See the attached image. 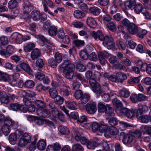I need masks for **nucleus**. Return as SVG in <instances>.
<instances>
[{
  "label": "nucleus",
  "instance_id": "1",
  "mask_svg": "<svg viewBox=\"0 0 151 151\" xmlns=\"http://www.w3.org/2000/svg\"><path fill=\"white\" fill-rule=\"evenodd\" d=\"M60 66L64 69L63 73L66 78L70 79L73 78V72L75 68V66L73 63L70 60H65Z\"/></svg>",
  "mask_w": 151,
  "mask_h": 151
},
{
  "label": "nucleus",
  "instance_id": "2",
  "mask_svg": "<svg viewBox=\"0 0 151 151\" xmlns=\"http://www.w3.org/2000/svg\"><path fill=\"white\" fill-rule=\"evenodd\" d=\"M34 9V6L27 1L24 2L23 6V14L22 18L26 22L29 23L31 21L28 12H30Z\"/></svg>",
  "mask_w": 151,
  "mask_h": 151
},
{
  "label": "nucleus",
  "instance_id": "3",
  "mask_svg": "<svg viewBox=\"0 0 151 151\" xmlns=\"http://www.w3.org/2000/svg\"><path fill=\"white\" fill-rule=\"evenodd\" d=\"M113 41V38L110 35L104 36L103 40H101L103 41L104 46L109 49H113L114 48L115 44Z\"/></svg>",
  "mask_w": 151,
  "mask_h": 151
},
{
  "label": "nucleus",
  "instance_id": "4",
  "mask_svg": "<svg viewBox=\"0 0 151 151\" xmlns=\"http://www.w3.org/2000/svg\"><path fill=\"white\" fill-rule=\"evenodd\" d=\"M120 138L123 139L122 142L125 145L134 143L135 142L134 138L131 134H128L124 132H121L119 135Z\"/></svg>",
  "mask_w": 151,
  "mask_h": 151
},
{
  "label": "nucleus",
  "instance_id": "5",
  "mask_svg": "<svg viewBox=\"0 0 151 151\" xmlns=\"http://www.w3.org/2000/svg\"><path fill=\"white\" fill-rule=\"evenodd\" d=\"M89 83L91 87L92 90L95 93L99 94H102L103 91L101 88L99 84L96 82V80L94 78H91L89 80Z\"/></svg>",
  "mask_w": 151,
  "mask_h": 151
},
{
  "label": "nucleus",
  "instance_id": "6",
  "mask_svg": "<svg viewBox=\"0 0 151 151\" xmlns=\"http://www.w3.org/2000/svg\"><path fill=\"white\" fill-rule=\"evenodd\" d=\"M85 108L88 113L89 114H93L97 110L96 103L95 102L88 103L86 105Z\"/></svg>",
  "mask_w": 151,
  "mask_h": 151
},
{
  "label": "nucleus",
  "instance_id": "7",
  "mask_svg": "<svg viewBox=\"0 0 151 151\" xmlns=\"http://www.w3.org/2000/svg\"><path fill=\"white\" fill-rule=\"evenodd\" d=\"M22 35L17 32L13 33L11 36L9 40L12 42L20 44L22 42Z\"/></svg>",
  "mask_w": 151,
  "mask_h": 151
},
{
  "label": "nucleus",
  "instance_id": "8",
  "mask_svg": "<svg viewBox=\"0 0 151 151\" xmlns=\"http://www.w3.org/2000/svg\"><path fill=\"white\" fill-rule=\"evenodd\" d=\"M36 78L41 81H42L45 84H47L49 81L48 78L45 77V75L40 72H37L35 75Z\"/></svg>",
  "mask_w": 151,
  "mask_h": 151
},
{
  "label": "nucleus",
  "instance_id": "9",
  "mask_svg": "<svg viewBox=\"0 0 151 151\" xmlns=\"http://www.w3.org/2000/svg\"><path fill=\"white\" fill-rule=\"evenodd\" d=\"M118 132L119 131L115 127H108L107 130L105 132V137L109 138L111 137V135L117 134Z\"/></svg>",
  "mask_w": 151,
  "mask_h": 151
},
{
  "label": "nucleus",
  "instance_id": "10",
  "mask_svg": "<svg viewBox=\"0 0 151 151\" xmlns=\"http://www.w3.org/2000/svg\"><path fill=\"white\" fill-rule=\"evenodd\" d=\"M148 106L145 105H139L138 109L137 110L136 116L137 117H140L139 115H143L144 113H146L148 111Z\"/></svg>",
  "mask_w": 151,
  "mask_h": 151
},
{
  "label": "nucleus",
  "instance_id": "11",
  "mask_svg": "<svg viewBox=\"0 0 151 151\" xmlns=\"http://www.w3.org/2000/svg\"><path fill=\"white\" fill-rule=\"evenodd\" d=\"M3 125L9 127L11 126L14 129H16L18 126L17 122H14L11 119L7 118L4 121Z\"/></svg>",
  "mask_w": 151,
  "mask_h": 151
},
{
  "label": "nucleus",
  "instance_id": "12",
  "mask_svg": "<svg viewBox=\"0 0 151 151\" xmlns=\"http://www.w3.org/2000/svg\"><path fill=\"white\" fill-rule=\"evenodd\" d=\"M37 113L40 116L44 118L48 117L50 115V111L46 109H37Z\"/></svg>",
  "mask_w": 151,
  "mask_h": 151
},
{
  "label": "nucleus",
  "instance_id": "13",
  "mask_svg": "<svg viewBox=\"0 0 151 151\" xmlns=\"http://www.w3.org/2000/svg\"><path fill=\"white\" fill-rule=\"evenodd\" d=\"M20 67L24 71L28 73L29 74L33 76L34 73L31 69L30 66L27 63H23L20 65Z\"/></svg>",
  "mask_w": 151,
  "mask_h": 151
},
{
  "label": "nucleus",
  "instance_id": "14",
  "mask_svg": "<svg viewBox=\"0 0 151 151\" xmlns=\"http://www.w3.org/2000/svg\"><path fill=\"white\" fill-rule=\"evenodd\" d=\"M60 148V146L58 142H55L52 145L48 146L46 151H58Z\"/></svg>",
  "mask_w": 151,
  "mask_h": 151
},
{
  "label": "nucleus",
  "instance_id": "15",
  "mask_svg": "<svg viewBox=\"0 0 151 151\" xmlns=\"http://www.w3.org/2000/svg\"><path fill=\"white\" fill-rule=\"evenodd\" d=\"M87 24L89 27L93 28L96 27L97 23L94 19L91 17H88L86 19Z\"/></svg>",
  "mask_w": 151,
  "mask_h": 151
},
{
  "label": "nucleus",
  "instance_id": "16",
  "mask_svg": "<svg viewBox=\"0 0 151 151\" xmlns=\"http://www.w3.org/2000/svg\"><path fill=\"white\" fill-rule=\"evenodd\" d=\"M127 30L129 33L132 35L137 34L138 32V27L133 23L127 28Z\"/></svg>",
  "mask_w": 151,
  "mask_h": 151
},
{
  "label": "nucleus",
  "instance_id": "17",
  "mask_svg": "<svg viewBox=\"0 0 151 151\" xmlns=\"http://www.w3.org/2000/svg\"><path fill=\"white\" fill-rule=\"evenodd\" d=\"M35 47V45L32 42H29L26 43L24 47V50L26 52L31 51Z\"/></svg>",
  "mask_w": 151,
  "mask_h": 151
},
{
  "label": "nucleus",
  "instance_id": "18",
  "mask_svg": "<svg viewBox=\"0 0 151 151\" xmlns=\"http://www.w3.org/2000/svg\"><path fill=\"white\" fill-rule=\"evenodd\" d=\"M40 50L38 48H35L32 51L31 57L32 60H35L40 57Z\"/></svg>",
  "mask_w": 151,
  "mask_h": 151
},
{
  "label": "nucleus",
  "instance_id": "19",
  "mask_svg": "<svg viewBox=\"0 0 151 151\" xmlns=\"http://www.w3.org/2000/svg\"><path fill=\"white\" fill-rule=\"evenodd\" d=\"M136 3L135 0H129L125 2L124 6L126 9L129 10L133 8V7Z\"/></svg>",
  "mask_w": 151,
  "mask_h": 151
},
{
  "label": "nucleus",
  "instance_id": "20",
  "mask_svg": "<svg viewBox=\"0 0 151 151\" xmlns=\"http://www.w3.org/2000/svg\"><path fill=\"white\" fill-rule=\"evenodd\" d=\"M92 36L95 40L98 39L101 41L103 39L104 36L103 35L102 32L100 30H98L96 32L93 31L92 33Z\"/></svg>",
  "mask_w": 151,
  "mask_h": 151
},
{
  "label": "nucleus",
  "instance_id": "21",
  "mask_svg": "<svg viewBox=\"0 0 151 151\" xmlns=\"http://www.w3.org/2000/svg\"><path fill=\"white\" fill-rule=\"evenodd\" d=\"M89 12L94 16H97L100 12V10L96 6L91 7L89 8Z\"/></svg>",
  "mask_w": 151,
  "mask_h": 151
},
{
  "label": "nucleus",
  "instance_id": "22",
  "mask_svg": "<svg viewBox=\"0 0 151 151\" xmlns=\"http://www.w3.org/2000/svg\"><path fill=\"white\" fill-rule=\"evenodd\" d=\"M134 11L137 14L142 13L145 9L143 7L142 5L140 3L137 4L135 5Z\"/></svg>",
  "mask_w": 151,
  "mask_h": 151
},
{
  "label": "nucleus",
  "instance_id": "23",
  "mask_svg": "<svg viewBox=\"0 0 151 151\" xmlns=\"http://www.w3.org/2000/svg\"><path fill=\"white\" fill-rule=\"evenodd\" d=\"M114 111V109L111 107L110 105H106V109L105 111L106 114L110 116H114L115 115Z\"/></svg>",
  "mask_w": 151,
  "mask_h": 151
},
{
  "label": "nucleus",
  "instance_id": "24",
  "mask_svg": "<svg viewBox=\"0 0 151 151\" xmlns=\"http://www.w3.org/2000/svg\"><path fill=\"white\" fill-rule=\"evenodd\" d=\"M0 101L2 103L7 104L9 102V98L7 95L4 94L0 91Z\"/></svg>",
  "mask_w": 151,
  "mask_h": 151
},
{
  "label": "nucleus",
  "instance_id": "25",
  "mask_svg": "<svg viewBox=\"0 0 151 151\" xmlns=\"http://www.w3.org/2000/svg\"><path fill=\"white\" fill-rule=\"evenodd\" d=\"M112 102L116 106L117 111H119L123 107V106L122 103L116 98L113 99Z\"/></svg>",
  "mask_w": 151,
  "mask_h": 151
},
{
  "label": "nucleus",
  "instance_id": "26",
  "mask_svg": "<svg viewBox=\"0 0 151 151\" xmlns=\"http://www.w3.org/2000/svg\"><path fill=\"white\" fill-rule=\"evenodd\" d=\"M17 139V135L14 133H12L9 136V141L12 145H15Z\"/></svg>",
  "mask_w": 151,
  "mask_h": 151
},
{
  "label": "nucleus",
  "instance_id": "27",
  "mask_svg": "<svg viewBox=\"0 0 151 151\" xmlns=\"http://www.w3.org/2000/svg\"><path fill=\"white\" fill-rule=\"evenodd\" d=\"M14 51V48L12 46L8 45L5 50V53L6 55H5V58H6L9 57Z\"/></svg>",
  "mask_w": 151,
  "mask_h": 151
},
{
  "label": "nucleus",
  "instance_id": "28",
  "mask_svg": "<svg viewBox=\"0 0 151 151\" xmlns=\"http://www.w3.org/2000/svg\"><path fill=\"white\" fill-rule=\"evenodd\" d=\"M58 130L62 134L67 135L69 133V129L66 127L63 126H60Z\"/></svg>",
  "mask_w": 151,
  "mask_h": 151
},
{
  "label": "nucleus",
  "instance_id": "29",
  "mask_svg": "<svg viewBox=\"0 0 151 151\" xmlns=\"http://www.w3.org/2000/svg\"><path fill=\"white\" fill-rule=\"evenodd\" d=\"M40 13L39 11H33L31 13V16L34 20H38L40 18Z\"/></svg>",
  "mask_w": 151,
  "mask_h": 151
},
{
  "label": "nucleus",
  "instance_id": "30",
  "mask_svg": "<svg viewBox=\"0 0 151 151\" xmlns=\"http://www.w3.org/2000/svg\"><path fill=\"white\" fill-rule=\"evenodd\" d=\"M119 94L120 96L127 98L129 96L130 93L128 91L123 88L119 91Z\"/></svg>",
  "mask_w": 151,
  "mask_h": 151
},
{
  "label": "nucleus",
  "instance_id": "31",
  "mask_svg": "<svg viewBox=\"0 0 151 151\" xmlns=\"http://www.w3.org/2000/svg\"><path fill=\"white\" fill-rule=\"evenodd\" d=\"M137 111L136 109H129L126 116L128 118H131L135 116Z\"/></svg>",
  "mask_w": 151,
  "mask_h": 151
},
{
  "label": "nucleus",
  "instance_id": "32",
  "mask_svg": "<svg viewBox=\"0 0 151 151\" xmlns=\"http://www.w3.org/2000/svg\"><path fill=\"white\" fill-rule=\"evenodd\" d=\"M47 65L53 68H56L57 66L56 61L54 58L49 59L47 61Z\"/></svg>",
  "mask_w": 151,
  "mask_h": 151
},
{
  "label": "nucleus",
  "instance_id": "33",
  "mask_svg": "<svg viewBox=\"0 0 151 151\" xmlns=\"http://www.w3.org/2000/svg\"><path fill=\"white\" fill-rule=\"evenodd\" d=\"M119 79V82L122 83L124 81L127 79V77L125 74L120 72H118L116 73Z\"/></svg>",
  "mask_w": 151,
  "mask_h": 151
},
{
  "label": "nucleus",
  "instance_id": "34",
  "mask_svg": "<svg viewBox=\"0 0 151 151\" xmlns=\"http://www.w3.org/2000/svg\"><path fill=\"white\" fill-rule=\"evenodd\" d=\"M46 143L43 140H40L38 142L37 147L40 150H44L46 147Z\"/></svg>",
  "mask_w": 151,
  "mask_h": 151
},
{
  "label": "nucleus",
  "instance_id": "35",
  "mask_svg": "<svg viewBox=\"0 0 151 151\" xmlns=\"http://www.w3.org/2000/svg\"><path fill=\"white\" fill-rule=\"evenodd\" d=\"M73 15L77 19H81L85 16L84 13L78 10L75 11L73 13Z\"/></svg>",
  "mask_w": 151,
  "mask_h": 151
},
{
  "label": "nucleus",
  "instance_id": "36",
  "mask_svg": "<svg viewBox=\"0 0 151 151\" xmlns=\"http://www.w3.org/2000/svg\"><path fill=\"white\" fill-rule=\"evenodd\" d=\"M18 132L22 136V137L24 140L27 142L28 143H30L31 141V138L30 136L26 133L23 134V132L22 131H18Z\"/></svg>",
  "mask_w": 151,
  "mask_h": 151
},
{
  "label": "nucleus",
  "instance_id": "37",
  "mask_svg": "<svg viewBox=\"0 0 151 151\" xmlns=\"http://www.w3.org/2000/svg\"><path fill=\"white\" fill-rule=\"evenodd\" d=\"M49 93L50 97L52 99H55L58 95V93L55 88H51L49 90Z\"/></svg>",
  "mask_w": 151,
  "mask_h": 151
},
{
  "label": "nucleus",
  "instance_id": "38",
  "mask_svg": "<svg viewBox=\"0 0 151 151\" xmlns=\"http://www.w3.org/2000/svg\"><path fill=\"white\" fill-rule=\"evenodd\" d=\"M1 129L3 134L5 136L8 135L10 132V128L3 125L1 127Z\"/></svg>",
  "mask_w": 151,
  "mask_h": 151
},
{
  "label": "nucleus",
  "instance_id": "39",
  "mask_svg": "<svg viewBox=\"0 0 151 151\" xmlns=\"http://www.w3.org/2000/svg\"><path fill=\"white\" fill-rule=\"evenodd\" d=\"M66 106L69 109L71 110H75L76 109V104L74 101H68L66 104Z\"/></svg>",
  "mask_w": 151,
  "mask_h": 151
},
{
  "label": "nucleus",
  "instance_id": "40",
  "mask_svg": "<svg viewBox=\"0 0 151 151\" xmlns=\"http://www.w3.org/2000/svg\"><path fill=\"white\" fill-rule=\"evenodd\" d=\"M99 143L94 141H90L88 142L87 145L88 148L93 149L99 145Z\"/></svg>",
  "mask_w": 151,
  "mask_h": 151
},
{
  "label": "nucleus",
  "instance_id": "41",
  "mask_svg": "<svg viewBox=\"0 0 151 151\" xmlns=\"http://www.w3.org/2000/svg\"><path fill=\"white\" fill-rule=\"evenodd\" d=\"M18 3L16 0H11L8 3V7L10 9H13L16 8Z\"/></svg>",
  "mask_w": 151,
  "mask_h": 151
},
{
  "label": "nucleus",
  "instance_id": "42",
  "mask_svg": "<svg viewBox=\"0 0 151 151\" xmlns=\"http://www.w3.org/2000/svg\"><path fill=\"white\" fill-rule=\"evenodd\" d=\"M58 31L57 28L53 26H50L48 31L49 35L52 36L56 35Z\"/></svg>",
  "mask_w": 151,
  "mask_h": 151
},
{
  "label": "nucleus",
  "instance_id": "43",
  "mask_svg": "<svg viewBox=\"0 0 151 151\" xmlns=\"http://www.w3.org/2000/svg\"><path fill=\"white\" fill-rule=\"evenodd\" d=\"M106 108V106L104 105L102 103L99 102L98 104V109L99 112H105Z\"/></svg>",
  "mask_w": 151,
  "mask_h": 151
},
{
  "label": "nucleus",
  "instance_id": "44",
  "mask_svg": "<svg viewBox=\"0 0 151 151\" xmlns=\"http://www.w3.org/2000/svg\"><path fill=\"white\" fill-rule=\"evenodd\" d=\"M107 27L110 30L113 32L116 31V27L113 22H111L107 24Z\"/></svg>",
  "mask_w": 151,
  "mask_h": 151
},
{
  "label": "nucleus",
  "instance_id": "45",
  "mask_svg": "<svg viewBox=\"0 0 151 151\" xmlns=\"http://www.w3.org/2000/svg\"><path fill=\"white\" fill-rule=\"evenodd\" d=\"M62 90L63 95L66 96H68L70 93V89L68 87L64 86Z\"/></svg>",
  "mask_w": 151,
  "mask_h": 151
},
{
  "label": "nucleus",
  "instance_id": "46",
  "mask_svg": "<svg viewBox=\"0 0 151 151\" xmlns=\"http://www.w3.org/2000/svg\"><path fill=\"white\" fill-rule=\"evenodd\" d=\"M35 104L37 109H41L45 107L44 102L41 100H37L35 101Z\"/></svg>",
  "mask_w": 151,
  "mask_h": 151
},
{
  "label": "nucleus",
  "instance_id": "47",
  "mask_svg": "<svg viewBox=\"0 0 151 151\" xmlns=\"http://www.w3.org/2000/svg\"><path fill=\"white\" fill-rule=\"evenodd\" d=\"M121 23L122 26H125L128 28L133 23L131 22L128 19L125 18L122 21Z\"/></svg>",
  "mask_w": 151,
  "mask_h": 151
},
{
  "label": "nucleus",
  "instance_id": "48",
  "mask_svg": "<svg viewBox=\"0 0 151 151\" xmlns=\"http://www.w3.org/2000/svg\"><path fill=\"white\" fill-rule=\"evenodd\" d=\"M98 56L99 60V61L102 65L105 64V58L102 52H98Z\"/></svg>",
  "mask_w": 151,
  "mask_h": 151
},
{
  "label": "nucleus",
  "instance_id": "49",
  "mask_svg": "<svg viewBox=\"0 0 151 151\" xmlns=\"http://www.w3.org/2000/svg\"><path fill=\"white\" fill-rule=\"evenodd\" d=\"M90 99L89 96L86 94H85L83 95L81 99V101L82 104L86 103Z\"/></svg>",
  "mask_w": 151,
  "mask_h": 151
},
{
  "label": "nucleus",
  "instance_id": "50",
  "mask_svg": "<svg viewBox=\"0 0 151 151\" xmlns=\"http://www.w3.org/2000/svg\"><path fill=\"white\" fill-rule=\"evenodd\" d=\"M132 137L137 138H140L142 136V132L139 130H136L131 133Z\"/></svg>",
  "mask_w": 151,
  "mask_h": 151
},
{
  "label": "nucleus",
  "instance_id": "51",
  "mask_svg": "<svg viewBox=\"0 0 151 151\" xmlns=\"http://www.w3.org/2000/svg\"><path fill=\"white\" fill-rule=\"evenodd\" d=\"M73 151H83V148L80 144H76L73 145L72 147Z\"/></svg>",
  "mask_w": 151,
  "mask_h": 151
},
{
  "label": "nucleus",
  "instance_id": "52",
  "mask_svg": "<svg viewBox=\"0 0 151 151\" xmlns=\"http://www.w3.org/2000/svg\"><path fill=\"white\" fill-rule=\"evenodd\" d=\"M99 96H101L102 99L105 101L107 102L110 99V97L108 93H106L103 91V93L102 94H99Z\"/></svg>",
  "mask_w": 151,
  "mask_h": 151
},
{
  "label": "nucleus",
  "instance_id": "53",
  "mask_svg": "<svg viewBox=\"0 0 151 151\" xmlns=\"http://www.w3.org/2000/svg\"><path fill=\"white\" fill-rule=\"evenodd\" d=\"M72 24L74 27L77 28H81L83 26V24L82 22L77 21H73L72 23Z\"/></svg>",
  "mask_w": 151,
  "mask_h": 151
},
{
  "label": "nucleus",
  "instance_id": "54",
  "mask_svg": "<svg viewBox=\"0 0 151 151\" xmlns=\"http://www.w3.org/2000/svg\"><path fill=\"white\" fill-rule=\"evenodd\" d=\"M108 127L107 126L102 124H100L99 127L98 132L103 133L104 132V135L105 136V132L107 130Z\"/></svg>",
  "mask_w": 151,
  "mask_h": 151
},
{
  "label": "nucleus",
  "instance_id": "55",
  "mask_svg": "<svg viewBox=\"0 0 151 151\" xmlns=\"http://www.w3.org/2000/svg\"><path fill=\"white\" fill-rule=\"evenodd\" d=\"M140 117H137V118L140 119L142 122L144 123H147L149 121V117L148 116L146 115H139Z\"/></svg>",
  "mask_w": 151,
  "mask_h": 151
},
{
  "label": "nucleus",
  "instance_id": "56",
  "mask_svg": "<svg viewBox=\"0 0 151 151\" xmlns=\"http://www.w3.org/2000/svg\"><path fill=\"white\" fill-rule=\"evenodd\" d=\"M76 79L80 81L82 83L86 82V80L82 75L80 73H76L74 75Z\"/></svg>",
  "mask_w": 151,
  "mask_h": 151
},
{
  "label": "nucleus",
  "instance_id": "57",
  "mask_svg": "<svg viewBox=\"0 0 151 151\" xmlns=\"http://www.w3.org/2000/svg\"><path fill=\"white\" fill-rule=\"evenodd\" d=\"M109 123L112 127H114L117 124L118 121L116 118L112 117L109 119Z\"/></svg>",
  "mask_w": 151,
  "mask_h": 151
},
{
  "label": "nucleus",
  "instance_id": "58",
  "mask_svg": "<svg viewBox=\"0 0 151 151\" xmlns=\"http://www.w3.org/2000/svg\"><path fill=\"white\" fill-rule=\"evenodd\" d=\"M35 85L34 82L32 80H28L25 83V86L28 88H33Z\"/></svg>",
  "mask_w": 151,
  "mask_h": 151
},
{
  "label": "nucleus",
  "instance_id": "59",
  "mask_svg": "<svg viewBox=\"0 0 151 151\" xmlns=\"http://www.w3.org/2000/svg\"><path fill=\"white\" fill-rule=\"evenodd\" d=\"M36 89L37 91L39 92L42 90L46 91L48 89V88L43 86L41 83H37L36 86Z\"/></svg>",
  "mask_w": 151,
  "mask_h": 151
},
{
  "label": "nucleus",
  "instance_id": "60",
  "mask_svg": "<svg viewBox=\"0 0 151 151\" xmlns=\"http://www.w3.org/2000/svg\"><path fill=\"white\" fill-rule=\"evenodd\" d=\"M55 60L58 63H60L62 61V57L61 55L58 52L55 53Z\"/></svg>",
  "mask_w": 151,
  "mask_h": 151
},
{
  "label": "nucleus",
  "instance_id": "61",
  "mask_svg": "<svg viewBox=\"0 0 151 151\" xmlns=\"http://www.w3.org/2000/svg\"><path fill=\"white\" fill-rule=\"evenodd\" d=\"M76 69L78 71L81 72H83L86 69V67L81 63H78L77 65Z\"/></svg>",
  "mask_w": 151,
  "mask_h": 151
},
{
  "label": "nucleus",
  "instance_id": "62",
  "mask_svg": "<svg viewBox=\"0 0 151 151\" xmlns=\"http://www.w3.org/2000/svg\"><path fill=\"white\" fill-rule=\"evenodd\" d=\"M81 58L84 60H87L88 57V55L85 50H81L79 53Z\"/></svg>",
  "mask_w": 151,
  "mask_h": 151
},
{
  "label": "nucleus",
  "instance_id": "63",
  "mask_svg": "<svg viewBox=\"0 0 151 151\" xmlns=\"http://www.w3.org/2000/svg\"><path fill=\"white\" fill-rule=\"evenodd\" d=\"M79 34L81 36H84V38L86 40L89 37V32L86 30H81L79 32Z\"/></svg>",
  "mask_w": 151,
  "mask_h": 151
},
{
  "label": "nucleus",
  "instance_id": "64",
  "mask_svg": "<svg viewBox=\"0 0 151 151\" xmlns=\"http://www.w3.org/2000/svg\"><path fill=\"white\" fill-rule=\"evenodd\" d=\"M0 81L6 82L9 79L8 75L6 73H2L1 76Z\"/></svg>",
  "mask_w": 151,
  "mask_h": 151
}]
</instances>
